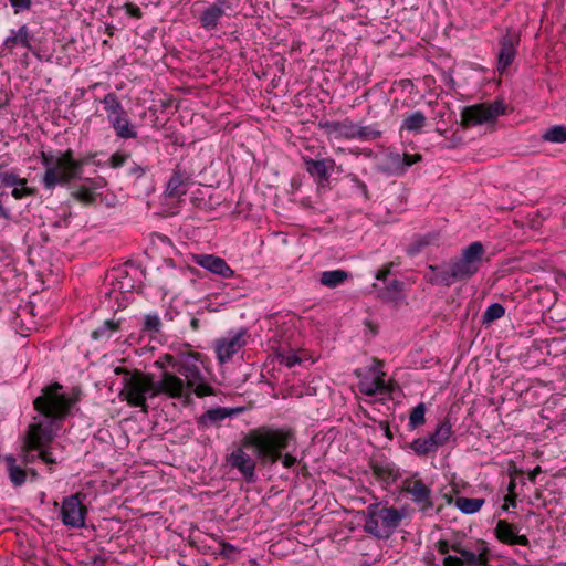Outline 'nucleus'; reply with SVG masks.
Listing matches in <instances>:
<instances>
[{"instance_id": "f257e3e1", "label": "nucleus", "mask_w": 566, "mask_h": 566, "mask_svg": "<svg viewBox=\"0 0 566 566\" xmlns=\"http://www.w3.org/2000/svg\"><path fill=\"white\" fill-rule=\"evenodd\" d=\"M114 378L108 385V390L116 391L118 396L133 407L142 408L148 412L147 398L159 394H167L172 398H181L185 395L182 379L174 374L164 371L159 381H154L150 374L132 370L125 366H116L113 369Z\"/></svg>"}, {"instance_id": "f03ea898", "label": "nucleus", "mask_w": 566, "mask_h": 566, "mask_svg": "<svg viewBox=\"0 0 566 566\" xmlns=\"http://www.w3.org/2000/svg\"><path fill=\"white\" fill-rule=\"evenodd\" d=\"M294 439L295 436L291 429L270 427L253 429L242 438L240 447L231 452L228 462L241 473L245 482L254 483L256 461L244 449H253L262 463L273 464L281 457V450H285Z\"/></svg>"}, {"instance_id": "7ed1b4c3", "label": "nucleus", "mask_w": 566, "mask_h": 566, "mask_svg": "<svg viewBox=\"0 0 566 566\" xmlns=\"http://www.w3.org/2000/svg\"><path fill=\"white\" fill-rule=\"evenodd\" d=\"M62 386L54 382L42 390V395L33 401L34 409L46 419L29 426L25 439L29 440V448H44L54 438L56 421L64 420L76 398L61 394Z\"/></svg>"}, {"instance_id": "20e7f679", "label": "nucleus", "mask_w": 566, "mask_h": 566, "mask_svg": "<svg viewBox=\"0 0 566 566\" xmlns=\"http://www.w3.org/2000/svg\"><path fill=\"white\" fill-rule=\"evenodd\" d=\"M96 156L95 153L76 158L72 149L59 151L57 155L42 151L41 161L45 167L42 179L44 187L52 190L56 186H65L73 180L81 179L85 167L101 165L99 160H95Z\"/></svg>"}, {"instance_id": "39448f33", "label": "nucleus", "mask_w": 566, "mask_h": 566, "mask_svg": "<svg viewBox=\"0 0 566 566\" xmlns=\"http://www.w3.org/2000/svg\"><path fill=\"white\" fill-rule=\"evenodd\" d=\"M363 515L364 531L382 539L389 538L403 518L400 510L380 502L369 504Z\"/></svg>"}, {"instance_id": "423d86ee", "label": "nucleus", "mask_w": 566, "mask_h": 566, "mask_svg": "<svg viewBox=\"0 0 566 566\" xmlns=\"http://www.w3.org/2000/svg\"><path fill=\"white\" fill-rule=\"evenodd\" d=\"M484 253L483 244L475 241L463 249L459 259L450 262L451 275L457 282L469 280L479 271Z\"/></svg>"}, {"instance_id": "0eeeda50", "label": "nucleus", "mask_w": 566, "mask_h": 566, "mask_svg": "<svg viewBox=\"0 0 566 566\" xmlns=\"http://www.w3.org/2000/svg\"><path fill=\"white\" fill-rule=\"evenodd\" d=\"M502 114H504V106L501 101L491 104H476L463 108L461 123L464 127L481 125L495 120Z\"/></svg>"}, {"instance_id": "6e6552de", "label": "nucleus", "mask_w": 566, "mask_h": 566, "mask_svg": "<svg viewBox=\"0 0 566 566\" xmlns=\"http://www.w3.org/2000/svg\"><path fill=\"white\" fill-rule=\"evenodd\" d=\"M108 112L111 113L112 127L117 137L123 139H134L137 137L136 127L132 124L127 113L123 109L120 103L114 94H108Z\"/></svg>"}, {"instance_id": "1a4fd4ad", "label": "nucleus", "mask_w": 566, "mask_h": 566, "mask_svg": "<svg viewBox=\"0 0 566 566\" xmlns=\"http://www.w3.org/2000/svg\"><path fill=\"white\" fill-rule=\"evenodd\" d=\"M306 171L313 177L318 189L329 188V177L333 174L336 161L331 157L313 159L307 156L302 157Z\"/></svg>"}, {"instance_id": "9d476101", "label": "nucleus", "mask_w": 566, "mask_h": 566, "mask_svg": "<svg viewBox=\"0 0 566 566\" xmlns=\"http://www.w3.org/2000/svg\"><path fill=\"white\" fill-rule=\"evenodd\" d=\"M192 184L191 174L182 168L180 164H177L166 184L164 197L174 201H180Z\"/></svg>"}, {"instance_id": "9b49d317", "label": "nucleus", "mask_w": 566, "mask_h": 566, "mask_svg": "<svg viewBox=\"0 0 566 566\" xmlns=\"http://www.w3.org/2000/svg\"><path fill=\"white\" fill-rule=\"evenodd\" d=\"M193 262L206 269L207 271L219 275L223 279L234 277L239 280V282H243V279L241 275H235L234 270H232L229 264L220 256H217L214 254H193L192 256Z\"/></svg>"}, {"instance_id": "f8f14e48", "label": "nucleus", "mask_w": 566, "mask_h": 566, "mask_svg": "<svg viewBox=\"0 0 566 566\" xmlns=\"http://www.w3.org/2000/svg\"><path fill=\"white\" fill-rule=\"evenodd\" d=\"M86 509L77 495L66 497L61 507L62 522L71 527H81L84 525Z\"/></svg>"}, {"instance_id": "ddd939ff", "label": "nucleus", "mask_w": 566, "mask_h": 566, "mask_svg": "<svg viewBox=\"0 0 566 566\" xmlns=\"http://www.w3.org/2000/svg\"><path fill=\"white\" fill-rule=\"evenodd\" d=\"M403 491L411 496V501L419 506V510L427 513L432 509L431 490L422 480L406 481Z\"/></svg>"}, {"instance_id": "4468645a", "label": "nucleus", "mask_w": 566, "mask_h": 566, "mask_svg": "<svg viewBox=\"0 0 566 566\" xmlns=\"http://www.w3.org/2000/svg\"><path fill=\"white\" fill-rule=\"evenodd\" d=\"M494 534L500 542L506 545L530 546L527 536L520 535L517 526L505 520L497 521Z\"/></svg>"}, {"instance_id": "2eb2a0df", "label": "nucleus", "mask_w": 566, "mask_h": 566, "mask_svg": "<svg viewBox=\"0 0 566 566\" xmlns=\"http://www.w3.org/2000/svg\"><path fill=\"white\" fill-rule=\"evenodd\" d=\"M138 274V269L130 262H125L117 268L112 269V285L119 291H132L135 287L134 276Z\"/></svg>"}, {"instance_id": "dca6fc26", "label": "nucleus", "mask_w": 566, "mask_h": 566, "mask_svg": "<svg viewBox=\"0 0 566 566\" xmlns=\"http://www.w3.org/2000/svg\"><path fill=\"white\" fill-rule=\"evenodd\" d=\"M245 334V331H241L229 338H222L217 342V356L221 364L230 360L244 346Z\"/></svg>"}, {"instance_id": "f3484780", "label": "nucleus", "mask_w": 566, "mask_h": 566, "mask_svg": "<svg viewBox=\"0 0 566 566\" xmlns=\"http://www.w3.org/2000/svg\"><path fill=\"white\" fill-rule=\"evenodd\" d=\"M421 154L390 153L387 156V170L395 176L403 175L413 164L422 161Z\"/></svg>"}, {"instance_id": "a211bd4d", "label": "nucleus", "mask_w": 566, "mask_h": 566, "mask_svg": "<svg viewBox=\"0 0 566 566\" xmlns=\"http://www.w3.org/2000/svg\"><path fill=\"white\" fill-rule=\"evenodd\" d=\"M197 355L189 354L175 365L178 374L182 375L187 380V387L192 388L198 381L203 380L200 368L197 365Z\"/></svg>"}, {"instance_id": "6ab92c4d", "label": "nucleus", "mask_w": 566, "mask_h": 566, "mask_svg": "<svg viewBox=\"0 0 566 566\" xmlns=\"http://www.w3.org/2000/svg\"><path fill=\"white\" fill-rule=\"evenodd\" d=\"M518 42V36L512 34H506L501 39V49L497 54V70L500 73H503L513 63Z\"/></svg>"}, {"instance_id": "aec40b11", "label": "nucleus", "mask_w": 566, "mask_h": 566, "mask_svg": "<svg viewBox=\"0 0 566 566\" xmlns=\"http://www.w3.org/2000/svg\"><path fill=\"white\" fill-rule=\"evenodd\" d=\"M241 410V408L216 407L202 413L198 418V424L201 427H210L213 424H218L223 419L234 416L239 413Z\"/></svg>"}, {"instance_id": "412c9836", "label": "nucleus", "mask_w": 566, "mask_h": 566, "mask_svg": "<svg viewBox=\"0 0 566 566\" xmlns=\"http://www.w3.org/2000/svg\"><path fill=\"white\" fill-rule=\"evenodd\" d=\"M478 553L471 552L469 549L462 551L460 554V558L463 562V565L467 566H490L489 565V548L485 542H481L476 548Z\"/></svg>"}, {"instance_id": "4be33fe9", "label": "nucleus", "mask_w": 566, "mask_h": 566, "mask_svg": "<svg viewBox=\"0 0 566 566\" xmlns=\"http://www.w3.org/2000/svg\"><path fill=\"white\" fill-rule=\"evenodd\" d=\"M32 39H33V36L30 34L29 28L25 24H23L17 31L11 30V35H9L4 40L3 45H4V48H7L9 50H12L17 45H21V46L32 51L33 50V48L31 45Z\"/></svg>"}, {"instance_id": "5701e85b", "label": "nucleus", "mask_w": 566, "mask_h": 566, "mask_svg": "<svg viewBox=\"0 0 566 566\" xmlns=\"http://www.w3.org/2000/svg\"><path fill=\"white\" fill-rule=\"evenodd\" d=\"M319 127L336 138L352 139L353 136V122L347 118L342 122H321Z\"/></svg>"}, {"instance_id": "b1692460", "label": "nucleus", "mask_w": 566, "mask_h": 566, "mask_svg": "<svg viewBox=\"0 0 566 566\" xmlns=\"http://www.w3.org/2000/svg\"><path fill=\"white\" fill-rule=\"evenodd\" d=\"M4 462L7 464V473L10 482L14 488L22 486L28 476V471L17 463V459L12 455H6Z\"/></svg>"}, {"instance_id": "393cba45", "label": "nucleus", "mask_w": 566, "mask_h": 566, "mask_svg": "<svg viewBox=\"0 0 566 566\" xmlns=\"http://www.w3.org/2000/svg\"><path fill=\"white\" fill-rule=\"evenodd\" d=\"M224 13L226 10L221 6L213 3L202 11L199 17V22L202 28L207 30H214L218 25L219 19Z\"/></svg>"}, {"instance_id": "a878e982", "label": "nucleus", "mask_w": 566, "mask_h": 566, "mask_svg": "<svg viewBox=\"0 0 566 566\" xmlns=\"http://www.w3.org/2000/svg\"><path fill=\"white\" fill-rule=\"evenodd\" d=\"M349 277V273L344 270L324 271L321 273L319 283L329 289L343 284Z\"/></svg>"}, {"instance_id": "bb28decb", "label": "nucleus", "mask_w": 566, "mask_h": 566, "mask_svg": "<svg viewBox=\"0 0 566 566\" xmlns=\"http://www.w3.org/2000/svg\"><path fill=\"white\" fill-rule=\"evenodd\" d=\"M430 271H432V276L429 279L431 284H441L444 286H450L452 283L457 282V280L451 275L450 264L448 266H437L430 265Z\"/></svg>"}, {"instance_id": "cd10ccee", "label": "nucleus", "mask_w": 566, "mask_h": 566, "mask_svg": "<svg viewBox=\"0 0 566 566\" xmlns=\"http://www.w3.org/2000/svg\"><path fill=\"white\" fill-rule=\"evenodd\" d=\"M402 282L395 279L379 290L378 297L385 302L396 301L402 291Z\"/></svg>"}, {"instance_id": "c85d7f7f", "label": "nucleus", "mask_w": 566, "mask_h": 566, "mask_svg": "<svg viewBox=\"0 0 566 566\" xmlns=\"http://www.w3.org/2000/svg\"><path fill=\"white\" fill-rule=\"evenodd\" d=\"M409 448L420 457L434 453L438 450L437 443L428 437L415 439L411 443H409Z\"/></svg>"}, {"instance_id": "c756f323", "label": "nucleus", "mask_w": 566, "mask_h": 566, "mask_svg": "<svg viewBox=\"0 0 566 566\" xmlns=\"http://www.w3.org/2000/svg\"><path fill=\"white\" fill-rule=\"evenodd\" d=\"M484 504V499H468L459 496L454 501V505L464 514H473L480 511Z\"/></svg>"}, {"instance_id": "7c9ffc66", "label": "nucleus", "mask_w": 566, "mask_h": 566, "mask_svg": "<svg viewBox=\"0 0 566 566\" xmlns=\"http://www.w3.org/2000/svg\"><path fill=\"white\" fill-rule=\"evenodd\" d=\"M352 139L375 140L381 136V132L371 126H359L353 123Z\"/></svg>"}, {"instance_id": "2f4dec72", "label": "nucleus", "mask_w": 566, "mask_h": 566, "mask_svg": "<svg viewBox=\"0 0 566 566\" xmlns=\"http://www.w3.org/2000/svg\"><path fill=\"white\" fill-rule=\"evenodd\" d=\"M542 139L544 142L554 143V144H564L566 143V126L564 125H554L545 130L542 135Z\"/></svg>"}, {"instance_id": "473e14b6", "label": "nucleus", "mask_w": 566, "mask_h": 566, "mask_svg": "<svg viewBox=\"0 0 566 566\" xmlns=\"http://www.w3.org/2000/svg\"><path fill=\"white\" fill-rule=\"evenodd\" d=\"M452 433L451 424L447 421L441 422L428 438L437 443V449L447 443Z\"/></svg>"}, {"instance_id": "72a5a7b5", "label": "nucleus", "mask_w": 566, "mask_h": 566, "mask_svg": "<svg viewBox=\"0 0 566 566\" xmlns=\"http://www.w3.org/2000/svg\"><path fill=\"white\" fill-rule=\"evenodd\" d=\"M426 124V116L422 112H415L407 116L402 123V129L419 132Z\"/></svg>"}, {"instance_id": "f704fd0d", "label": "nucleus", "mask_w": 566, "mask_h": 566, "mask_svg": "<svg viewBox=\"0 0 566 566\" xmlns=\"http://www.w3.org/2000/svg\"><path fill=\"white\" fill-rule=\"evenodd\" d=\"M426 405L423 402L418 403L416 407L412 408L410 415H409V428L416 429L424 424L426 422Z\"/></svg>"}, {"instance_id": "c9c22d12", "label": "nucleus", "mask_w": 566, "mask_h": 566, "mask_svg": "<svg viewBox=\"0 0 566 566\" xmlns=\"http://www.w3.org/2000/svg\"><path fill=\"white\" fill-rule=\"evenodd\" d=\"M143 332L148 335L159 334L161 331V321L157 314H147L144 318Z\"/></svg>"}, {"instance_id": "e433bc0d", "label": "nucleus", "mask_w": 566, "mask_h": 566, "mask_svg": "<svg viewBox=\"0 0 566 566\" xmlns=\"http://www.w3.org/2000/svg\"><path fill=\"white\" fill-rule=\"evenodd\" d=\"M504 314H505L504 306L500 303H493L484 312V314L482 316V322H483V324H489L495 319L503 317Z\"/></svg>"}, {"instance_id": "4c0bfd02", "label": "nucleus", "mask_w": 566, "mask_h": 566, "mask_svg": "<svg viewBox=\"0 0 566 566\" xmlns=\"http://www.w3.org/2000/svg\"><path fill=\"white\" fill-rule=\"evenodd\" d=\"M0 182L3 187H15L18 185H27L28 181L25 178L19 177L14 172H2L0 176Z\"/></svg>"}, {"instance_id": "58836bf2", "label": "nucleus", "mask_w": 566, "mask_h": 566, "mask_svg": "<svg viewBox=\"0 0 566 566\" xmlns=\"http://www.w3.org/2000/svg\"><path fill=\"white\" fill-rule=\"evenodd\" d=\"M73 196L84 203H91L95 199V193L86 187H80L73 192Z\"/></svg>"}, {"instance_id": "ea45409f", "label": "nucleus", "mask_w": 566, "mask_h": 566, "mask_svg": "<svg viewBox=\"0 0 566 566\" xmlns=\"http://www.w3.org/2000/svg\"><path fill=\"white\" fill-rule=\"evenodd\" d=\"M42 448H29V440L24 439L22 447L21 459L23 464L33 463L38 455L33 454L32 451L41 450Z\"/></svg>"}, {"instance_id": "a19ab883", "label": "nucleus", "mask_w": 566, "mask_h": 566, "mask_svg": "<svg viewBox=\"0 0 566 566\" xmlns=\"http://www.w3.org/2000/svg\"><path fill=\"white\" fill-rule=\"evenodd\" d=\"M129 157V153L116 151L111 156L108 160V166H111L112 168H119L127 161Z\"/></svg>"}, {"instance_id": "79ce46f5", "label": "nucleus", "mask_w": 566, "mask_h": 566, "mask_svg": "<svg viewBox=\"0 0 566 566\" xmlns=\"http://www.w3.org/2000/svg\"><path fill=\"white\" fill-rule=\"evenodd\" d=\"M192 389L197 397H206L214 394V389L202 380L198 381Z\"/></svg>"}, {"instance_id": "37998d69", "label": "nucleus", "mask_w": 566, "mask_h": 566, "mask_svg": "<svg viewBox=\"0 0 566 566\" xmlns=\"http://www.w3.org/2000/svg\"><path fill=\"white\" fill-rule=\"evenodd\" d=\"M11 195L19 200L28 196H33L34 189L29 188L27 185H18L13 187Z\"/></svg>"}, {"instance_id": "c03bdc74", "label": "nucleus", "mask_w": 566, "mask_h": 566, "mask_svg": "<svg viewBox=\"0 0 566 566\" xmlns=\"http://www.w3.org/2000/svg\"><path fill=\"white\" fill-rule=\"evenodd\" d=\"M382 376H384V373L381 374V376L376 377L373 386L364 388V389H361V391L368 396H374L377 391H381L385 387Z\"/></svg>"}, {"instance_id": "a18cd8bd", "label": "nucleus", "mask_w": 566, "mask_h": 566, "mask_svg": "<svg viewBox=\"0 0 566 566\" xmlns=\"http://www.w3.org/2000/svg\"><path fill=\"white\" fill-rule=\"evenodd\" d=\"M301 363V358L296 354H286L280 356V364L292 368Z\"/></svg>"}, {"instance_id": "49530a36", "label": "nucleus", "mask_w": 566, "mask_h": 566, "mask_svg": "<svg viewBox=\"0 0 566 566\" xmlns=\"http://www.w3.org/2000/svg\"><path fill=\"white\" fill-rule=\"evenodd\" d=\"M241 0H216V3L221 6L226 11L234 12L238 10Z\"/></svg>"}, {"instance_id": "de8ad7c7", "label": "nucleus", "mask_w": 566, "mask_h": 566, "mask_svg": "<svg viewBox=\"0 0 566 566\" xmlns=\"http://www.w3.org/2000/svg\"><path fill=\"white\" fill-rule=\"evenodd\" d=\"M15 13L29 10L31 7V0H9Z\"/></svg>"}, {"instance_id": "09e8293b", "label": "nucleus", "mask_w": 566, "mask_h": 566, "mask_svg": "<svg viewBox=\"0 0 566 566\" xmlns=\"http://www.w3.org/2000/svg\"><path fill=\"white\" fill-rule=\"evenodd\" d=\"M279 460H281L283 467L286 469L292 468L297 462L296 458L290 453L281 454Z\"/></svg>"}, {"instance_id": "8fccbe9b", "label": "nucleus", "mask_w": 566, "mask_h": 566, "mask_svg": "<svg viewBox=\"0 0 566 566\" xmlns=\"http://www.w3.org/2000/svg\"><path fill=\"white\" fill-rule=\"evenodd\" d=\"M443 566H463V562L460 557L447 555L443 559Z\"/></svg>"}, {"instance_id": "3c124183", "label": "nucleus", "mask_w": 566, "mask_h": 566, "mask_svg": "<svg viewBox=\"0 0 566 566\" xmlns=\"http://www.w3.org/2000/svg\"><path fill=\"white\" fill-rule=\"evenodd\" d=\"M40 452L38 453V458H40L42 461H44L46 464H53V463H56L55 459L52 457V454L45 450L44 448H42L41 450H39Z\"/></svg>"}, {"instance_id": "603ef678", "label": "nucleus", "mask_w": 566, "mask_h": 566, "mask_svg": "<svg viewBox=\"0 0 566 566\" xmlns=\"http://www.w3.org/2000/svg\"><path fill=\"white\" fill-rule=\"evenodd\" d=\"M124 8L126 9V12L134 17V18H140L142 17V11L138 7H136L135 4L133 3H125Z\"/></svg>"}, {"instance_id": "864d4df0", "label": "nucleus", "mask_w": 566, "mask_h": 566, "mask_svg": "<svg viewBox=\"0 0 566 566\" xmlns=\"http://www.w3.org/2000/svg\"><path fill=\"white\" fill-rule=\"evenodd\" d=\"M191 202L193 203L195 207H197L199 209L206 210V209L210 208L208 200H206L203 197H193L191 199Z\"/></svg>"}, {"instance_id": "5fc2aeb1", "label": "nucleus", "mask_w": 566, "mask_h": 566, "mask_svg": "<svg viewBox=\"0 0 566 566\" xmlns=\"http://www.w3.org/2000/svg\"><path fill=\"white\" fill-rule=\"evenodd\" d=\"M392 263H388L384 266V269H380L377 274H376V279L378 281H386L387 276L389 275L390 273V268H391Z\"/></svg>"}, {"instance_id": "6e6d98bb", "label": "nucleus", "mask_w": 566, "mask_h": 566, "mask_svg": "<svg viewBox=\"0 0 566 566\" xmlns=\"http://www.w3.org/2000/svg\"><path fill=\"white\" fill-rule=\"evenodd\" d=\"M437 549L440 554L447 555L448 552L451 549L450 544L446 539H440L437 543Z\"/></svg>"}, {"instance_id": "4d7b16f0", "label": "nucleus", "mask_w": 566, "mask_h": 566, "mask_svg": "<svg viewBox=\"0 0 566 566\" xmlns=\"http://www.w3.org/2000/svg\"><path fill=\"white\" fill-rule=\"evenodd\" d=\"M353 181L356 184L357 188L361 191L364 198L368 199L369 195H368V189H367L366 184L363 182L361 180H359L357 177H353Z\"/></svg>"}, {"instance_id": "13d9d810", "label": "nucleus", "mask_w": 566, "mask_h": 566, "mask_svg": "<svg viewBox=\"0 0 566 566\" xmlns=\"http://www.w3.org/2000/svg\"><path fill=\"white\" fill-rule=\"evenodd\" d=\"M145 171H146L145 168H143L136 164H134L129 170L130 175L135 176L136 178L142 177L145 174Z\"/></svg>"}, {"instance_id": "bf43d9fd", "label": "nucleus", "mask_w": 566, "mask_h": 566, "mask_svg": "<svg viewBox=\"0 0 566 566\" xmlns=\"http://www.w3.org/2000/svg\"><path fill=\"white\" fill-rule=\"evenodd\" d=\"M235 551H237L235 547L232 546L231 544L223 543L220 553L222 555L230 556V554L235 552Z\"/></svg>"}, {"instance_id": "052dcab7", "label": "nucleus", "mask_w": 566, "mask_h": 566, "mask_svg": "<svg viewBox=\"0 0 566 566\" xmlns=\"http://www.w3.org/2000/svg\"><path fill=\"white\" fill-rule=\"evenodd\" d=\"M515 497H516V494H515V493L507 494V495L505 496V502H506L507 504L503 505V510H507V505L515 506V505H516Z\"/></svg>"}, {"instance_id": "680f3d73", "label": "nucleus", "mask_w": 566, "mask_h": 566, "mask_svg": "<svg viewBox=\"0 0 566 566\" xmlns=\"http://www.w3.org/2000/svg\"><path fill=\"white\" fill-rule=\"evenodd\" d=\"M450 547L451 549L454 552V553H458V554H461L462 551H464L465 548L462 546L461 542H454L452 544H450Z\"/></svg>"}, {"instance_id": "e2e57ef3", "label": "nucleus", "mask_w": 566, "mask_h": 566, "mask_svg": "<svg viewBox=\"0 0 566 566\" xmlns=\"http://www.w3.org/2000/svg\"><path fill=\"white\" fill-rule=\"evenodd\" d=\"M90 566H106V560L101 557H95L90 563Z\"/></svg>"}, {"instance_id": "0e129e2a", "label": "nucleus", "mask_w": 566, "mask_h": 566, "mask_svg": "<svg viewBox=\"0 0 566 566\" xmlns=\"http://www.w3.org/2000/svg\"><path fill=\"white\" fill-rule=\"evenodd\" d=\"M104 329H105V327H101L98 329L93 331L92 332V338L93 339L99 338L104 334Z\"/></svg>"}, {"instance_id": "69168bd1", "label": "nucleus", "mask_w": 566, "mask_h": 566, "mask_svg": "<svg viewBox=\"0 0 566 566\" xmlns=\"http://www.w3.org/2000/svg\"><path fill=\"white\" fill-rule=\"evenodd\" d=\"M514 489H515V480L513 476H511V480H510V483H509V486H507V490L510 492V494L514 493Z\"/></svg>"}, {"instance_id": "338daca9", "label": "nucleus", "mask_w": 566, "mask_h": 566, "mask_svg": "<svg viewBox=\"0 0 566 566\" xmlns=\"http://www.w3.org/2000/svg\"><path fill=\"white\" fill-rule=\"evenodd\" d=\"M175 313H176L175 311L169 310V311H167V312L165 313L164 318H165L166 321H172V319H174V314H175Z\"/></svg>"}, {"instance_id": "774afa93", "label": "nucleus", "mask_w": 566, "mask_h": 566, "mask_svg": "<svg viewBox=\"0 0 566 566\" xmlns=\"http://www.w3.org/2000/svg\"><path fill=\"white\" fill-rule=\"evenodd\" d=\"M190 325H191L193 331H197L199 328V319L196 318V317L191 318Z\"/></svg>"}]
</instances>
